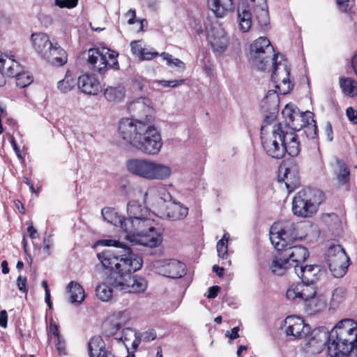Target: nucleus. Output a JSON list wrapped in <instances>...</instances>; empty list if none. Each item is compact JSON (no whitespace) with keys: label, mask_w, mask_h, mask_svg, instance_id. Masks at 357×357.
I'll list each match as a JSON object with an SVG mask.
<instances>
[{"label":"nucleus","mask_w":357,"mask_h":357,"mask_svg":"<svg viewBox=\"0 0 357 357\" xmlns=\"http://www.w3.org/2000/svg\"><path fill=\"white\" fill-rule=\"evenodd\" d=\"M119 132L124 141L146 155H155L161 150L162 140L159 131L144 121L123 119Z\"/></svg>","instance_id":"obj_1"},{"label":"nucleus","mask_w":357,"mask_h":357,"mask_svg":"<svg viewBox=\"0 0 357 357\" xmlns=\"http://www.w3.org/2000/svg\"><path fill=\"white\" fill-rule=\"evenodd\" d=\"M250 56L253 65L259 70L272 69L271 78L275 88L286 94L292 89L290 84V68L284 56L275 52L274 46H250Z\"/></svg>","instance_id":"obj_2"},{"label":"nucleus","mask_w":357,"mask_h":357,"mask_svg":"<svg viewBox=\"0 0 357 357\" xmlns=\"http://www.w3.org/2000/svg\"><path fill=\"white\" fill-rule=\"evenodd\" d=\"M357 324L352 319L340 321L329 332L314 329L312 332V338L307 343L308 352L319 353L324 345L331 347H353L357 346Z\"/></svg>","instance_id":"obj_3"},{"label":"nucleus","mask_w":357,"mask_h":357,"mask_svg":"<svg viewBox=\"0 0 357 357\" xmlns=\"http://www.w3.org/2000/svg\"><path fill=\"white\" fill-rule=\"evenodd\" d=\"M97 245L122 248L121 251L115 252L107 249L97 254V257L102 267L111 271L109 275L107 278V281L109 284V278L113 274L121 275V272L125 271L127 268H130V270H139L142 266V258L132 252L130 248L123 247L122 243L119 241L102 239L97 242Z\"/></svg>","instance_id":"obj_4"},{"label":"nucleus","mask_w":357,"mask_h":357,"mask_svg":"<svg viewBox=\"0 0 357 357\" xmlns=\"http://www.w3.org/2000/svg\"><path fill=\"white\" fill-rule=\"evenodd\" d=\"M126 168L130 174L150 181H164L172 175V169L168 165L144 158L128 160Z\"/></svg>","instance_id":"obj_5"},{"label":"nucleus","mask_w":357,"mask_h":357,"mask_svg":"<svg viewBox=\"0 0 357 357\" xmlns=\"http://www.w3.org/2000/svg\"><path fill=\"white\" fill-rule=\"evenodd\" d=\"M324 199V195L321 190L311 188H303L294 197L292 212L298 217H312L317 213Z\"/></svg>","instance_id":"obj_6"},{"label":"nucleus","mask_w":357,"mask_h":357,"mask_svg":"<svg viewBox=\"0 0 357 357\" xmlns=\"http://www.w3.org/2000/svg\"><path fill=\"white\" fill-rule=\"evenodd\" d=\"M299 238L296 224L291 220L273 224L270 229V240L274 248L280 250Z\"/></svg>","instance_id":"obj_7"},{"label":"nucleus","mask_w":357,"mask_h":357,"mask_svg":"<svg viewBox=\"0 0 357 357\" xmlns=\"http://www.w3.org/2000/svg\"><path fill=\"white\" fill-rule=\"evenodd\" d=\"M284 130L281 123L273 127L271 134L266 133V126L261 127V141L262 146L267 155L273 158L281 159L286 154L285 143L279 139L280 134H284Z\"/></svg>","instance_id":"obj_8"},{"label":"nucleus","mask_w":357,"mask_h":357,"mask_svg":"<svg viewBox=\"0 0 357 357\" xmlns=\"http://www.w3.org/2000/svg\"><path fill=\"white\" fill-rule=\"evenodd\" d=\"M130 269V268H127L125 271L121 272V275L117 273L113 274L109 278L110 284L124 292H143L147 288L146 280L133 275L138 270Z\"/></svg>","instance_id":"obj_9"},{"label":"nucleus","mask_w":357,"mask_h":357,"mask_svg":"<svg viewBox=\"0 0 357 357\" xmlns=\"http://www.w3.org/2000/svg\"><path fill=\"white\" fill-rule=\"evenodd\" d=\"M327 256V263L333 275L337 278L344 276L347 271L349 257L343 248L340 245L331 246Z\"/></svg>","instance_id":"obj_10"},{"label":"nucleus","mask_w":357,"mask_h":357,"mask_svg":"<svg viewBox=\"0 0 357 357\" xmlns=\"http://www.w3.org/2000/svg\"><path fill=\"white\" fill-rule=\"evenodd\" d=\"M154 221L150 215L135 217V218H127L123 225V231L126 237L130 241L136 238L135 236L140 235L149 229H153Z\"/></svg>","instance_id":"obj_11"},{"label":"nucleus","mask_w":357,"mask_h":357,"mask_svg":"<svg viewBox=\"0 0 357 357\" xmlns=\"http://www.w3.org/2000/svg\"><path fill=\"white\" fill-rule=\"evenodd\" d=\"M153 267L158 274L171 278H179L185 274V265L176 259L156 260Z\"/></svg>","instance_id":"obj_12"},{"label":"nucleus","mask_w":357,"mask_h":357,"mask_svg":"<svg viewBox=\"0 0 357 357\" xmlns=\"http://www.w3.org/2000/svg\"><path fill=\"white\" fill-rule=\"evenodd\" d=\"M144 199L147 204L162 211L172 196L165 187L151 186L145 192Z\"/></svg>","instance_id":"obj_13"},{"label":"nucleus","mask_w":357,"mask_h":357,"mask_svg":"<svg viewBox=\"0 0 357 357\" xmlns=\"http://www.w3.org/2000/svg\"><path fill=\"white\" fill-rule=\"evenodd\" d=\"M36 51L52 66L59 67L67 63V53L61 46H36Z\"/></svg>","instance_id":"obj_14"},{"label":"nucleus","mask_w":357,"mask_h":357,"mask_svg":"<svg viewBox=\"0 0 357 357\" xmlns=\"http://www.w3.org/2000/svg\"><path fill=\"white\" fill-rule=\"evenodd\" d=\"M316 296L314 284L301 282L291 286L287 291L286 296L289 300L305 301L307 303Z\"/></svg>","instance_id":"obj_15"},{"label":"nucleus","mask_w":357,"mask_h":357,"mask_svg":"<svg viewBox=\"0 0 357 357\" xmlns=\"http://www.w3.org/2000/svg\"><path fill=\"white\" fill-rule=\"evenodd\" d=\"M280 251L284 253V257L289 261L291 266L294 268V270L296 268H298L300 266H303V264L309 257L307 248L303 245H292V244H290Z\"/></svg>","instance_id":"obj_16"},{"label":"nucleus","mask_w":357,"mask_h":357,"mask_svg":"<svg viewBox=\"0 0 357 357\" xmlns=\"http://www.w3.org/2000/svg\"><path fill=\"white\" fill-rule=\"evenodd\" d=\"M278 181H283L289 192L294 191L300 185V176L296 165L291 164L288 167H280Z\"/></svg>","instance_id":"obj_17"},{"label":"nucleus","mask_w":357,"mask_h":357,"mask_svg":"<svg viewBox=\"0 0 357 357\" xmlns=\"http://www.w3.org/2000/svg\"><path fill=\"white\" fill-rule=\"evenodd\" d=\"M285 332L287 335L302 338L307 335L310 328L304 321L296 316H289L284 320Z\"/></svg>","instance_id":"obj_18"},{"label":"nucleus","mask_w":357,"mask_h":357,"mask_svg":"<svg viewBox=\"0 0 357 357\" xmlns=\"http://www.w3.org/2000/svg\"><path fill=\"white\" fill-rule=\"evenodd\" d=\"M87 55L89 68L101 75L107 71L109 61L104 52H101L98 48H91L88 50Z\"/></svg>","instance_id":"obj_19"},{"label":"nucleus","mask_w":357,"mask_h":357,"mask_svg":"<svg viewBox=\"0 0 357 357\" xmlns=\"http://www.w3.org/2000/svg\"><path fill=\"white\" fill-rule=\"evenodd\" d=\"M314 122V114L310 111L298 112L291 121H287V125L283 126L285 130H291V132L300 131L305 126Z\"/></svg>","instance_id":"obj_20"},{"label":"nucleus","mask_w":357,"mask_h":357,"mask_svg":"<svg viewBox=\"0 0 357 357\" xmlns=\"http://www.w3.org/2000/svg\"><path fill=\"white\" fill-rule=\"evenodd\" d=\"M131 242L135 244L141 245L149 248H155L159 246L162 241L161 234L153 227V229H149L140 235L135 236Z\"/></svg>","instance_id":"obj_21"},{"label":"nucleus","mask_w":357,"mask_h":357,"mask_svg":"<svg viewBox=\"0 0 357 357\" xmlns=\"http://www.w3.org/2000/svg\"><path fill=\"white\" fill-rule=\"evenodd\" d=\"M162 215L172 221L181 220L185 218L188 213V208L179 202L169 201L165 204Z\"/></svg>","instance_id":"obj_22"},{"label":"nucleus","mask_w":357,"mask_h":357,"mask_svg":"<svg viewBox=\"0 0 357 357\" xmlns=\"http://www.w3.org/2000/svg\"><path fill=\"white\" fill-rule=\"evenodd\" d=\"M294 271L301 281L307 284H315L321 275L320 267L316 265L300 266Z\"/></svg>","instance_id":"obj_23"},{"label":"nucleus","mask_w":357,"mask_h":357,"mask_svg":"<svg viewBox=\"0 0 357 357\" xmlns=\"http://www.w3.org/2000/svg\"><path fill=\"white\" fill-rule=\"evenodd\" d=\"M78 88L82 92L89 95H96L100 89L99 81L89 74H83L77 79Z\"/></svg>","instance_id":"obj_24"},{"label":"nucleus","mask_w":357,"mask_h":357,"mask_svg":"<svg viewBox=\"0 0 357 357\" xmlns=\"http://www.w3.org/2000/svg\"><path fill=\"white\" fill-rule=\"evenodd\" d=\"M253 12L259 26L265 29L269 24V15L266 0H250Z\"/></svg>","instance_id":"obj_25"},{"label":"nucleus","mask_w":357,"mask_h":357,"mask_svg":"<svg viewBox=\"0 0 357 357\" xmlns=\"http://www.w3.org/2000/svg\"><path fill=\"white\" fill-rule=\"evenodd\" d=\"M130 312L128 310L119 311L112 316L111 320L112 323L105 324V333L110 336L115 334L123 324L130 319Z\"/></svg>","instance_id":"obj_26"},{"label":"nucleus","mask_w":357,"mask_h":357,"mask_svg":"<svg viewBox=\"0 0 357 357\" xmlns=\"http://www.w3.org/2000/svg\"><path fill=\"white\" fill-rule=\"evenodd\" d=\"M279 139H282L285 143V149L290 156H297L300 153V143L298 140V135L294 132H289L284 130V134H280Z\"/></svg>","instance_id":"obj_27"},{"label":"nucleus","mask_w":357,"mask_h":357,"mask_svg":"<svg viewBox=\"0 0 357 357\" xmlns=\"http://www.w3.org/2000/svg\"><path fill=\"white\" fill-rule=\"evenodd\" d=\"M208 5L217 17H222L227 12L234 10L232 0H208Z\"/></svg>","instance_id":"obj_28"},{"label":"nucleus","mask_w":357,"mask_h":357,"mask_svg":"<svg viewBox=\"0 0 357 357\" xmlns=\"http://www.w3.org/2000/svg\"><path fill=\"white\" fill-rule=\"evenodd\" d=\"M291 266L289 261L284 257L282 252L278 256H275L269 265L271 272L277 275H283L287 270Z\"/></svg>","instance_id":"obj_29"},{"label":"nucleus","mask_w":357,"mask_h":357,"mask_svg":"<svg viewBox=\"0 0 357 357\" xmlns=\"http://www.w3.org/2000/svg\"><path fill=\"white\" fill-rule=\"evenodd\" d=\"M101 214L105 221L114 226L120 227L123 230V225L127 218L119 215L115 208L105 207L102 209Z\"/></svg>","instance_id":"obj_30"},{"label":"nucleus","mask_w":357,"mask_h":357,"mask_svg":"<svg viewBox=\"0 0 357 357\" xmlns=\"http://www.w3.org/2000/svg\"><path fill=\"white\" fill-rule=\"evenodd\" d=\"M280 99L276 91H268L261 100L263 111L279 112Z\"/></svg>","instance_id":"obj_31"},{"label":"nucleus","mask_w":357,"mask_h":357,"mask_svg":"<svg viewBox=\"0 0 357 357\" xmlns=\"http://www.w3.org/2000/svg\"><path fill=\"white\" fill-rule=\"evenodd\" d=\"M128 218H135V217H142L150 215L149 210L143 206L139 202L135 200L129 201L127 204Z\"/></svg>","instance_id":"obj_32"},{"label":"nucleus","mask_w":357,"mask_h":357,"mask_svg":"<svg viewBox=\"0 0 357 357\" xmlns=\"http://www.w3.org/2000/svg\"><path fill=\"white\" fill-rule=\"evenodd\" d=\"M326 357H357V345L354 347H335L334 351L331 347H327Z\"/></svg>","instance_id":"obj_33"},{"label":"nucleus","mask_w":357,"mask_h":357,"mask_svg":"<svg viewBox=\"0 0 357 357\" xmlns=\"http://www.w3.org/2000/svg\"><path fill=\"white\" fill-rule=\"evenodd\" d=\"M126 90L123 86H108L104 92L106 100L112 102H119L125 97Z\"/></svg>","instance_id":"obj_34"},{"label":"nucleus","mask_w":357,"mask_h":357,"mask_svg":"<svg viewBox=\"0 0 357 357\" xmlns=\"http://www.w3.org/2000/svg\"><path fill=\"white\" fill-rule=\"evenodd\" d=\"M70 294V302L80 304L84 300L85 294L83 287L77 282L71 281L67 286Z\"/></svg>","instance_id":"obj_35"},{"label":"nucleus","mask_w":357,"mask_h":357,"mask_svg":"<svg viewBox=\"0 0 357 357\" xmlns=\"http://www.w3.org/2000/svg\"><path fill=\"white\" fill-rule=\"evenodd\" d=\"M246 8L247 6L243 3L242 6L238 8L239 26L243 32L248 31L252 25V15Z\"/></svg>","instance_id":"obj_36"},{"label":"nucleus","mask_w":357,"mask_h":357,"mask_svg":"<svg viewBox=\"0 0 357 357\" xmlns=\"http://www.w3.org/2000/svg\"><path fill=\"white\" fill-rule=\"evenodd\" d=\"M339 84L342 92L349 97L357 94V82L351 77H340Z\"/></svg>","instance_id":"obj_37"},{"label":"nucleus","mask_w":357,"mask_h":357,"mask_svg":"<svg viewBox=\"0 0 357 357\" xmlns=\"http://www.w3.org/2000/svg\"><path fill=\"white\" fill-rule=\"evenodd\" d=\"M338 171L335 172L336 180L340 185L348 183L350 180V170L348 165L341 160H337Z\"/></svg>","instance_id":"obj_38"},{"label":"nucleus","mask_w":357,"mask_h":357,"mask_svg":"<svg viewBox=\"0 0 357 357\" xmlns=\"http://www.w3.org/2000/svg\"><path fill=\"white\" fill-rule=\"evenodd\" d=\"M88 349L90 357H95L98 354V352L103 353V351H107L105 342L100 336H94L89 340Z\"/></svg>","instance_id":"obj_39"},{"label":"nucleus","mask_w":357,"mask_h":357,"mask_svg":"<svg viewBox=\"0 0 357 357\" xmlns=\"http://www.w3.org/2000/svg\"><path fill=\"white\" fill-rule=\"evenodd\" d=\"M112 287H114L108 283L106 278L105 282L96 287V296L102 301H109L112 298Z\"/></svg>","instance_id":"obj_40"},{"label":"nucleus","mask_w":357,"mask_h":357,"mask_svg":"<svg viewBox=\"0 0 357 357\" xmlns=\"http://www.w3.org/2000/svg\"><path fill=\"white\" fill-rule=\"evenodd\" d=\"M76 85H77V80L67 72L65 77L58 82L57 89L61 93H66L71 91Z\"/></svg>","instance_id":"obj_41"},{"label":"nucleus","mask_w":357,"mask_h":357,"mask_svg":"<svg viewBox=\"0 0 357 357\" xmlns=\"http://www.w3.org/2000/svg\"><path fill=\"white\" fill-rule=\"evenodd\" d=\"M131 51L141 61L150 60L158 55L155 50H147L142 46H131Z\"/></svg>","instance_id":"obj_42"},{"label":"nucleus","mask_w":357,"mask_h":357,"mask_svg":"<svg viewBox=\"0 0 357 357\" xmlns=\"http://www.w3.org/2000/svg\"><path fill=\"white\" fill-rule=\"evenodd\" d=\"M310 314L317 313L326 307V301L321 296H314L306 304Z\"/></svg>","instance_id":"obj_43"},{"label":"nucleus","mask_w":357,"mask_h":357,"mask_svg":"<svg viewBox=\"0 0 357 357\" xmlns=\"http://www.w3.org/2000/svg\"><path fill=\"white\" fill-rule=\"evenodd\" d=\"M16 77V84L20 88L29 86L33 82V77L28 73L23 72L22 68L14 75Z\"/></svg>","instance_id":"obj_44"},{"label":"nucleus","mask_w":357,"mask_h":357,"mask_svg":"<svg viewBox=\"0 0 357 357\" xmlns=\"http://www.w3.org/2000/svg\"><path fill=\"white\" fill-rule=\"evenodd\" d=\"M229 236L228 233H225L222 238L218 241L216 245V249L218 255L220 257L225 259L227 257V243L229 241Z\"/></svg>","instance_id":"obj_45"},{"label":"nucleus","mask_w":357,"mask_h":357,"mask_svg":"<svg viewBox=\"0 0 357 357\" xmlns=\"http://www.w3.org/2000/svg\"><path fill=\"white\" fill-rule=\"evenodd\" d=\"M346 289L342 287H337L332 292L331 304L333 306H337L345 298Z\"/></svg>","instance_id":"obj_46"},{"label":"nucleus","mask_w":357,"mask_h":357,"mask_svg":"<svg viewBox=\"0 0 357 357\" xmlns=\"http://www.w3.org/2000/svg\"><path fill=\"white\" fill-rule=\"evenodd\" d=\"M102 50L101 52H104L107 58V60L109 61V63H108V66L110 67L118 69L119 68V63L116 59V57L118 56V53L114 50H112L109 48H107L105 46H101Z\"/></svg>","instance_id":"obj_47"},{"label":"nucleus","mask_w":357,"mask_h":357,"mask_svg":"<svg viewBox=\"0 0 357 357\" xmlns=\"http://www.w3.org/2000/svg\"><path fill=\"white\" fill-rule=\"evenodd\" d=\"M33 45H52L49 36L43 32L35 33L31 35Z\"/></svg>","instance_id":"obj_48"},{"label":"nucleus","mask_w":357,"mask_h":357,"mask_svg":"<svg viewBox=\"0 0 357 357\" xmlns=\"http://www.w3.org/2000/svg\"><path fill=\"white\" fill-rule=\"evenodd\" d=\"M300 110L292 105H287L282 111V114L285 119V126L287 125V121H291L294 116Z\"/></svg>","instance_id":"obj_49"},{"label":"nucleus","mask_w":357,"mask_h":357,"mask_svg":"<svg viewBox=\"0 0 357 357\" xmlns=\"http://www.w3.org/2000/svg\"><path fill=\"white\" fill-rule=\"evenodd\" d=\"M339 10L342 13L349 12L354 6L353 0H336Z\"/></svg>","instance_id":"obj_50"},{"label":"nucleus","mask_w":357,"mask_h":357,"mask_svg":"<svg viewBox=\"0 0 357 357\" xmlns=\"http://www.w3.org/2000/svg\"><path fill=\"white\" fill-rule=\"evenodd\" d=\"M304 132L306 136L309 139H314L317 136V128L316 126V122H313L312 123H310L307 126H305L303 128Z\"/></svg>","instance_id":"obj_51"},{"label":"nucleus","mask_w":357,"mask_h":357,"mask_svg":"<svg viewBox=\"0 0 357 357\" xmlns=\"http://www.w3.org/2000/svg\"><path fill=\"white\" fill-rule=\"evenodd\" d=\"M78 0H54V5L63 8H73L77 6Z\"/></svg>","instance_id":"obj_52"},{"label":"nucleus","mask_w":357,"mask_h":357,"mask_svg":"<svg viewBox=\"0 0 357 357\" xmlns=\"http://www.w3.org/2000/svg\"><path fill=\"white\" fill-rule=\"evenodd\" d=\"M139 335L141 336V340H142L143 342H146L153 341L157 337L156 333L153 329L148 330L142 333H139Z\"/></svg>","instance_id":"obj_53"},{"label":"nucleus","mask_w":357,"mask_h":357,"mask_svg":"<svg viewBox=\"0 0 357 357\" xmlns=\"http://www.w3.org/2000/svg\"><path fill=\"white\" fill-rule=\"evenodd\" d=\"M136 333L137 332L135 331L130 328H124L122 330V335L119 340L125 343L126 342L129 341L133 336H135Z\"/></svg>","instance_id":"obj_54"},{"label":"nucleus","mask_w":357,"mask_h":357,"mask_svg":"<svg viewBox=\"0 0 357 357\" xmlns=\"http://www.w3.org/2000/svg\"><path fill=\"white\" fill-rule=\"evenodd\" d=\"M184 79H174V80H160L159 84L165 87L175 88L179 85L183 84Z\"/></svg>","instance_id":"obj_55"},{"label":"nucleus","mask_w":357,"mask_h":357,"mask_svg":"<svg viewBox=\"0 0 357 357\" xmlns=\"http://www.w3.org/2000/svg\"><path fill=\"white\" fill-rule=\"evenodd\" d=\"M264 114V123L265 126L273 123L278 114V112L263 111Z\"/></svg>","instance_id":"obj_56"},{"label":"nucleus","mask_w":357,"mask_h":357,"mask_svg":"<svg viewBox=\"0 0 357 357\" xmlns=\"http://www.w3.org/2000/svg\"><path fill=\"white\" fill-rule=\"evenodd\" d=\"M346 114L349 120L354 124H357V111L352 107L347 109Z\"/></svg>","instance_id":"obj_57"},{"label":"nucleus","mask_w":357,"mask_h":357,"mask_svg":"<svg viewBox=\"0 0 357 357\" xmlns=\"http://www.w3.org/2000/svg\"><path fill=\"white\" fill-rule=\"evenodd\" d=\"M17 284L18 287V289L20 291H22L23 293L26 294L28 291V289L26 287V278H22L21 275H20L17 279Z\"/></svg>","instance_id":"obj_58"},{"label":"nucleus","mask_w":357,"mask_h":357,"mask_svg":"<svg viewBox=\"0 0 357 357\" xmlns=\"http://www.w3.org/2000/svg\"><path fill=\"white\" fill-rule=\"evenodd\" d=\"M43 249L47 252V255H50V250L54 245V241L50 235L45 236L43 238Z\"/></svg>","instance_id":"obj_59"},{"label":"nucleus","mask_w":357,"mask_h":357,"mask_svg":"<svg viewBox=\"0 0 357 357\" xmlns=\"http://www.w3.org/2000/svg\"><path fill=\"white\" fill-rule=\"evenodd\" d=\"M191 27L198 33L203 31V26L199 19L193 18L190 22Z\"/></svg>","instance_id":"obj_60"},{"label":"nucleus","mask_w":357,"mask_h":357,"mask_svg":"<svg viewBox=\"0 0 357 357\" xmlns=\"http://www.w3.org/2000/svg\"><path fill=\"white\" fill-rule=\"evenodd\" d=\"M145 100H146V99L144 98H139L130 104V107L133 109L145 107Z\"/></svg>","instance_id":"obj_61"},{"label":"nucleus","mask_w":357,"mask_h":357,"mask_svg":"<svg viewBox=\"0 0 357 357\" xmlns=\"http://www.w3.org/2000/svg\"><path fill=\"white\" fill-rule=\"evenodd\" d=\"M238 331H239V327L235 326L231 329V333L228 331H226L225 335L227 337H229L230 338V340H234L239 337Z\"/></svg>","instance_id":"obj_62"},{"label":"nucleus","mask_w":357,"mask_h":357,"mask_svg":"<svg viewBox=\"0 0 357 357\" xmlns=\"http://www.w3.org/2000/svg\"><path fill=\"white\" fill-rule=\"evenodd\" d=\"M325 133L327 136V139L329 142L333 141V128L331 123L328 121L326 123L325 126Z\"/></svg>","instance_id":"obj_63"},{"label":"nucleus","mask_w":357,"mask_h":357,"mask_svg":"<svg viewBox=\"0 0 357 357\" xmlns=\"http://www.w3.org/2000/svg\"><path fill=\"white\" fill-rule=\"evenodd\" d=\"M56 347L59 354H65V344L61 340V337H56Z\"/></svg>","instance_id":"obj_64"}]
</instances>
